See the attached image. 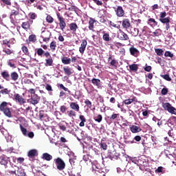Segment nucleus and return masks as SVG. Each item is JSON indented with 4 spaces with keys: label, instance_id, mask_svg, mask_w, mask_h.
Listing matches in <instances>:
<instances>
[{
    "label": "nucleus",
    "instance_id": "nucleus-46",
    "mask_svg": "<svg viewBox=\"0 0 176 176\" xmlns=\"http://www.w3.org/2000/svg\"><path fill=\"white\" fill-rule=\"evenodd\" d=\"M161 78H163V79H165V80H167L168 82H171V78L168 74L161 75Z\"/></svg>",
    "mask_w": 176,
    "mask_h": 176
},
{
    "label": "nucleus",
    "instance_id": "nucleus-22",
    "mask_svg": "<svg viewBox=\"0 0 176 176\" xmlns=\"http://www.w3.org/2000/svg\"><path fill=\"white\" fill-rule=\"evenodd\" d=\"M61 61L63 64H65V65H68V64H71V58L67 57V56H63L61 58Z\"/></svg>",
    "mask_w": 176,
    "mask_h": 176
},
{
    "label": "nucleus",
    "instance_id": "nucleus-34",
    "mask_svg": "<svg viewBox=\"0 0 176 176\" xmlns=\"http://www.w3.org/2000/svg\"><path fill=\"white\" fill-rule=\"evenodd\" d=\"M131 34L132 36H138V34H140V30H138V28H134L131 31Z\"/></svg>",
    "mask_w": 176,
    "mask_h": 176
},
{
    "label": "nucleus",
    "instance_id": "nucleus-60",
    "mask_svg": "<svg viewBox=\"0 0 176 176\" xmlns=\"http://www.w3.org/2000/svg\"><path fill=\"white\" fill-rule=\"evenodd\" d=\"M60 130H62V131H65L67 130V126L65 125H63V124H60L59 125Z\"/></svg>",
    "mask_w": 176,
    "mask_h": 176
},
{
    "label": "nucleus",
    "instance_id": "nucleus-32",
    "mask_svg": "<svg viewBox=\"0 0 176 176\" xmlns=\"http://www.w3.org/2000/svg\"><path fill=\"white\" fill-rule=\"evenodd\" d=\"M129 69H131V71H133V72H136V71H138V65L137 64L130 65Z\"/></svg>",
    "mask_w": 176,
    "mask_h": 176
},
{
    "label": "nucleus",
    "instance_id": "nucleus-33",
    "mask_svg": "<svg viewBox=\"0 0 176 176\" xmlns=\"http://www.w3.org/2000/svg\"><path fill=\"white\" fill-rule=\"evenodd\" d=\"M1 76L3 78V79H6V80H9L10 75L9 74L8 72H3L1 73Z\"/></svg>",
    "mask_w": 176,
    "mask_h": 176
},
{
    "label": "nucleus",
    "instance_id": "nucleus-53",
    "mask_svg": "<svg viewBox=\"0 0 176 176\" xmlns=\"http://www.w3.org/2000/svg\"><path fill=\"white\" fill-rule=\"evenodd\" d=\"M118 60L113 59L111 62H110V65H111V67H116V65H118Z\"/></svg>",
    "mask_w": 176,
    "mask_h": 176
},
{
    "label": "nucleus",
    "instance_id": "nucleus-17",
    "mask_svg": "<svg viewBox=\"0 0 176 176\" xmlns=\"http://www.w3.org/2000/svg\"><path fill=\"white\" fill-rule=\"evenodd\" d=\"M120 32L121 34V36L119 37L120 41H129V39H130V38L129 37V35H127V34L123 32V30H120Z\"/></svg>",
    "mask_w": 176,
    "mask_h": 176
},
{
    "label": "nucleus",
    "instance_id": "nucleus-50",
    "mask_svg": "<svg viewBox=\"0 0 176 176\" xmlns=\"http://www.w3.org/2000/svg\"><path fill=\"white\" fill-rule=\"evenodd\" d=\"M67 115L71 118V116H76V112H75L74 110H70L67 111Z\"/></svg>",
    "mask_w": 176,
    "mask_h": 176
},
{
    "label": "nucleus",
    "instance_id": "nucleus-28",
    "mask_svg": "<svg viewBox=\"0 0 176 176\" xmlns=\"http://www.w3.org/2000/svg\"><path fill=\"white\" fill-rule=\"evenodd\" d=\"M91 82L93 85H94L95 86H97L98 87H100L101 85V80L98 78H93Z\"/></svg>",
    "mask_w": 176,
    "mask_h": 176
},
{
    "label": "nucleus",
    "instance_id": "nucleus-11",
    "mask_svg": "<svg viewBox=\"0 0 176 176\" xmlns=\"http://www.w3.org/2000/svg\"><path fill=\"white\" fill-rule=\"evenodd\" d=\"M129 52L131 56H133V57H138L140 56V51L134 47H130Z\"/></svg>",
    "mask_w": 176,
    "mask_h": 176
},
{
    "label": "nucleus",
    "instance_id": "nucleus-56",
    "mask_svg": "<svg viewBox=\"0 0 176 176\" xmlns=\"http://www.w3.org/2000/svg\"><path fill=\"white\" fill-rule=\"evenodd\" d=\"M168 93V89L167 88H163L161 91V94L162 96H166Z\"/></svg>",
    "mask_w": 176,
    "mask_h": 176
},
{
    "label": "nucleus",
    "instance_id": "nucleus-58",
    "mask_svg": "<svg viewBox=\"0 0 176 176\" xmlns=\"http://www.w3.org/2000/svg\"><path fill=\"white\" fill-rule=\"evenodd\" d=\"M3 52L6 54H8V55H10L12 54V53H13V51H12L10 49H6L3 50Z\"/></svg>",
    "mask_w": 176,
    "mask_h": 176
},
{
    "label": "nucleus",
    "instance_id": "nucleus-63",
    "mask_svg": "<svg viewBox=\"0 0 176 176\" xmlns=\"http://www.w3.org/2000/svg\"><path fill=\"white\" fill-rule=\"evenodd\" d=\"M163 166H159L156 170H155V173H163Z\"/></svg>",
    "mask_w": 176,
    "mask_h": 176
},
{
    "label": "nucleus",
    "instance_id": "nucleus-57",
    "mask_svg": "<svg viewBox=\"0 0 176 176\" xmlns=\"http://www.w3.org/2000/svg\"><path fill=\"white\" fill-rule=\"evenodd\" d=\"M45 89L46 90H47V91H53V88L52 87V85L47 84L45 86Z\"/></svg>",
    "mask_w": 176,
    "mask_h": 176
},
{
    "label": "nucleus",
    "instance_id": "nucleus-25",
    "mask_svg": "<svg viewBox=\"0 0 176 176\" xmlns=\"http://www.w3.org/2000/svg\"><path fill=\"white\" fill-rule=\"evenodd\" d=\"M63 71L65 75H67V76H71V75H72V71H71V68L69 67H63Z\"/></svg>",
    "mask_w": 176,
    "mask_h": 176
},
{
    "label": "nucleus",
    "instance_id": "nucleus-44",
    "mask_svg": "<svg viewBox=\"0 0 176 176\" xmlns=\"http://www.w3.org/2000/svg\"><path fill=\"white\" fill-rule=\"evenodd\" d=\"M28 16L31 20H35L37 17V15L35 12H30Z\"/></svg>",
    "mask_w": 176,
    "mask_h": 176
},
{
    "label": "nucleus",
    "instance_id": "nucleus-38",
    "mask_svg": "<svg viewBox=\"0 0 176 176\" xmlns=\"http://www.w3.org/2000/svg\"><path fill=\"white\" fill-rule=\"evenodd\" d=\"M6 107H8V102H3L0 104V111H1V112L5 111V109H6Z\"/></svg>",
    "mask_w": 176,
    "mask_h": 176
},
{
    "label": "nucleus",
    "instance_id": "nucleus-24",
    "mask_svg": "<svg viewBox=\"0 0 176 176\" xmlns=\"http://www.w3.org/2000/svg\"><path fill=\"white\" fill-rule=\"evenodd\" d=\"M79 119L80 120H81L79 124L80 127H85V122H86V118H85V116L80 115L79 116Z\"/></svg>",
    "mask_w": 176,
    "mask_h": 176
},
{
    "label": "nucleus",
    "instance_id": "nucleus-36",
    "mask_svg": "<svg viewBox=\"0 0 176 176\" xmlns=\"http://www.w3.org/2000/svg\"><path fill=\"white\" fill-rule=\"evenodd\" d=\"M95 122H98V123H101L102 122V116L101 114H98L94 118Z\"/></svg>",
    "mask_w": 176,
    "mask_h": 176
},
{
    "label": "nucleus",
    "instance_id": "nucleus-4",
    "mask_svg": "<svg viewBox=\"0 0 176 176\" xmlns=\"http://www.w3.org/2000/svg\"><path fill=\"white\" fill-rule=\"evenodd\" d=\"M54 162H55L56 168L59 171H63V170H65L66 165L65 162H64V160H63V159L57 157L56 159L54 160Z\"/></svg>",
    "mask_w": 176,
    "mask_h": 176
},
{
    "label": "nucleus",
    "instance_id": "nucleus-30",
    "mask_svg": "<svg viewBox=\"0 0 176 176\" xmlns=\"http://www.w3.org/2000/svg\"><path fill=\"white\" fill-rule=\"evenodd\" d=\"M3 112L4 115H6V116H7L8 118H12V112H10V109L6 108V109H4Z\"/></svg>",
    "mask_w": 176,
    "mask_h": 176
},
{
    "label": "nucleus",
    "instance_id": "nucleus-1",
    "mask_svg": "<svg viewBox=\"0 0 176 176\" xmlns=\"http://www.w3.org/2000/svg\"><path fill=\"white\" fill-rule=\"evenodd\" d=\"M39 57H42L44 54L45 57H46L45 66V67H53V57L50 56V52H45L42 48H38L36 52Z\"/></svg>",
    "mask_w": 176,
    "mask_h": 176
},
{
    "label": "nucleus",
    "instance_id": "nucleus-42",
    "mask_svg": "<svg viewBox=\"0 0 176 176\" xmlns=\"http://www.w3.org/2000/svg\"><path fill=\"white\" fill-rule=\"evenodd\" d=\"M155 52L160 56H163V53H164V51H163L162 49H157V48L155 49Z\"/></svg>",
    "mask_w": 176,
    "mask_h": 176
},
{
    "label": "nucleus",
    "instance_id": "nucleus-23",
    "mask_svg": "<svg viewBox=\"0 0 176 176\" xmlns=\"http://www.w3.org/2000/svg\"><path fill=\"white\" fill-rule=\"evenodd\" d=\"M117 174L118 176H125L126 175V169H121L120 168H117Z\"/></svg>",
    "mask_w": 176,
    "mask_h": 176
},
{
    "label": "nucleus",
    "instance_id": "nucleus-29",
    "mask_svg": "<svg viewBox=\"0 0 176 176\" xmlns=\"http://www.w3.org/2000/svg\"><path fill=\"white\" fill-rule=\"evenodd\" d=\"M11 78L12 80H14L15 82L16 80H19V74L16 72L11 73Z\"/></svg>",
    "mask_w": 176,
    "mask_h": 176
},
{
    "label": "nucleus",
    "instance_id": "nucleus-16",
    "mask_svg": "<svg viewBox=\"0 0 176 176\" xmlns=\"http://www.w3.org/2000/svg\"><path fill=\"white\" fill-rule=\"evenodd\" d=\"M130 130L131 133H133V134H135L137 133H140V131H142V129L140 126L132 125L130 126Z\"/></svg>",
    "mask_w": 176,
    "mask_h": 176
},
{
    "label": "nucleus",
    "instance_id": "nucleus-54",
    "mask_svg": "<svg viewBox=\"0 0 176 176\" xmlns=\"http://www.w3.org/2000/svg\"><path fill=\"white\" fill-rule=\"evenodd\" d=\"M144 71L146 72H151V71H152V66H148V64H146Z\"/></svg>",
    "mask_w": 176,
    "mask_h": 176
},
{
    "label": "nucleus",
    "instance_id": "nucleus-19",
    "mask_svg": "<svg viewBox=\"0 0 176 176\" xmlns=\"http://www.w3.org/2000/svg\"><path fill=\"white\" fill-rule=\"evenodd\" d=\"M42 159H43V160H46L47 162H50V160L53 159V156L47 153H44L43 154Z\"/></svg>",
    "mask_w": 176,
    "mask_h": 176
},
{
    "label": "nucleus",
    "instance_id": "nucleus-9",
    "mask_svg": "<svg viewBox=\"0 0 176 176\" xmlns=\"http://www.w3.org/2000/svg\"><path fill=\"white\" fill-rule=\"evenodd\" d=\"M32 23H34V21L31 20L23 22L21 24V27L23 30L28 31V30H31V24H32Z\"/></svg>",
    "mask_w": 176,
    "mask_h": 176
},
{
    "label": "nucleus",
    "instance_id": "nucleus-20",
    "mask_svg": "<svg viewBox=\"0 0 176 176\" xmlns=\"http://www.w3.org/2000/svg\"><path fill=\"white\" fill-rule=\"evenodd\" d=\"M30 42H33V43H35V42H36V35L31 34L30 36H29V39L26 40V43H28V45H30Z\"/></svg>",
    "mask_w": 176,
    "mask_h": 176
},
{
    "label": "nucleus",
    "instance_id": "nucleus-14",
    "mask_svg": "<svg viewBox=\"0 0 176 176\" xmlns=\"http://www.w3.org/2000/svg\"><path fill=\"white\" fill-rule=\"evenodd\" d=\"M69 107L71 109L76 111V112H79L80 109V107H79V104L76 102H70Z\"/></svg>",
    "mask_w": 176,
    "mask_h": 176
},
{
    "label": "nucleus",
    "instance_id": "nucleus-48",
    "mask_svg": "<svg viewBox=\"0 0 176 176\" xmlns=\"http://www.w3.org/2000/svg\"><path fill=\"white\" fill-rule=\"evenodd\" d=\"M46 21H47L48 23L52 24V23H53V21H54V19H53L52 17V16L47 15V17H46Z\"/></svg>",
    "mask_w": 176,
    "mask_h": 176
},
{
    "label": "nucleus",
    "instance_id": "nucleus-10",
    "mask_svg": "<svg viewBox=\"0 0 176 176\" xmlns=\"http://www.w3.org/2000/svg\"><path fill=\"white\" fill-rule=\"evenodd\" d=\"M87 46V41L86 39H82L80 47H79V52L81 54L85 53V50H86V47Z\"/></svg>",
    "mask_w": 176,
    "mask_h": 176
},
{
    "label": "nucleus",
    "instance_id": "nucleus-59",
    "mask_svg": "<svg viewBox=\"0 0 176 176\" xmlns=\"http://www.w3.org/2000/svg\"><path fill=\"white\" fill-rule=\"evenodd\" d=\"M160 31V29L155 30V32H153L154 36H159L160 35V33L159 32Z\"/></svg>",
    "mask_w": 176,
    "mask_h": 176
},
{
    "label": "nucleus",
    "instance_id": "nucleus-52",
    "mask_svg": "<svg viewBox=\"0 0 176 176\" xmlns=\"http://www.w3.org/2000/svg\"><path fill=\"white\" fill-rule=\"evenodd\" d=\"M67 108L65 105L60 106V111L61 113H65V112L67 111Z\"/></svg>",
    "mask_w": 176,
    "mask_h": 176
},
{
    "label": "nucleus",
    "instance_id": "nucleus-47",
    "mask_svg": "<svg viewBox=\"0 0 176 176\" xmlns=\"http://www.w3.org/2000/svg\"><path fill=\"white\" fill-rule=\"evenodd\" d=\"M126 144H134V140H130V136L125 138Z\"/></svg>",
    "mask_w": 176,
    "mask_h": 176
},
{
    "label": "nucleus",
    "instance_id": "nucleus-12",
    "mask_svg": "<svg viewBox=\"0 0 176 176\" xmlns=\"http://www.w3.org/2000/svg\"><path fill=\"white\" fill-rule=\"evenodd\" d=\"M122 25L123 28H124L125 30H128V28H130V27H131V23H130V19H123Z\"/></svg>",
    "mask_w": 176,
    "mask_h": 176
},
{
    "label": "nucleus",
    "instance_id": "nucleus-41",
    "mask_svg": "<svg viewBox=\"0 0 176 176\" xmlns=\"http://www.w3.org/2000/svg\"><path fill=\"white\" fill-rule=\"evenodd\" d=\"M16 175H18V176H25V172H24V170H23L21 168H19L17 170Z\"/></svg>",
    "mask_w": 176,
    "mask_h": 176
},
{
    "label": "nucleus",
    "instance_id": "nucleus-45",
    "mask_svg": "<svg viewBox=\"0 0 176 176\" xmlns=\"http://www.w3.org/2000/svg\"><path fill=\"white\" fill-rule=\"evenodd\" d=\"M164 56L165 57H170V58H173V57H174V54L171 53L170 51H166Z\"/></svg>",
    "mask_w": 176,
    "mask_h": 176
},
{
    "label": "nucleus",
    "instance_id": "nucleus-37",
    "mask_svg": "<svg viewBox=\"0 0 176 176\" xmlns=\"http://www.w3.org/2000/svg\"><path fill=\"white\" fill-rule=\"evenodd\" d=\"M104 139L101 140V143H100V147L102 148V149H103V151H107V149H108V145H107V143L103 142Z\"/></svg>",
    "mask_w": 176,
    "mask_h": 176
},
{
    "label": "nucleus",
    "instance_id": "nucleus-64",
    "mask_svg": "<svg viewBox=\"0 0 176 176\" xmlns=\"http://www.w3.org/2000/svg\"><path fill=\"white\" fill-rule=\"evenodd\" d=\"M134 140L137 142H140V141H141V140H142V138L140 135H136V136H135Z\"/></svg>",
    "mask_w": 176,
    "mask_h": 176
},
{
    "label": "nucleus",
    "instance_id": "nucleus-39",
    "mask_svg": "<svg viewBox=\"0 0 176 176\" xmlns=\"http://www.w3.org/2000/svg\"><path fill=\"white\" fill-rule=\"evenodd\" d=\"M119 116H120V113H113L110 117V120H116L119 119Z\"/></svg>",
    "mask_w": 176,
    "mask_h": 176
},
{
    "label": "nucleus",
    "instance_id": "nucleus-2",
    "mask_svg": "<svg viewBox=\"0 0 176 176\" xmlns=\"http://www.w3.org/2000/svg\"><path fill=\"white\" fill-rule=\"evenodd\" d=\"M167 12H162L160 13V21L162 24H165V30L166 31H170V23L171 22V18L170 16H167Z\"/></svg>",
    "mask_w": 176,
    "mask_h": 176
},
{
    "label": "nucleus",
    "instance_id": "nucleus-62",
    "mask_svg": "<svg viewBox=\"0 0 176 176\" xmlns=\"http://www.w3.org/2000/svg\"><path fill=\"white\" fill-rule=\"evenodd\" d=\"M92 1H94V3H96V5H98V6H102V1L100 0H92Z\"/></svg>",
    "mask_w": 176,
    "mask_h": 176
},
{
    "label": "nucleus",
    "instance_id": "nucleus-51",
    "mask_svg": "<svg viewBox=\"0 0 176 176\" xmlns=\"http://www.w3.org/2000/svg\"><path fill=\"white\" fill-rule=\"evenodd\" d=\"M20 127L23 135L27 137V129L24 128V126H23L21 124L20 125Z\"/></svg>",
    "mask_w": 176,
    "mask_h": 176
},
{
    "label": "nucleus",
    "instance_id": "nucleus-27",
    "mask_svg": "<svg viewBox=\"0 0 176 176\" xmlns=\"http://www.w3.org/2000/svg\"><path fill=\"white\" fill-rule=\"evenodd\" d=\"M102 39L104 41V42H109L112 39L111 36H109V34L104 32V34L102 36Z\"/></svg>",
    "mask_w": 176,
    "mask_h": 176
},
{
    "label": "nucleus",
    "instance_id": "nucleus-15",
    "mask_svg": "<svg viewBox=\"0 0 176 176\" xmlns=\"http://www.w3.org/2000/svg\"><path fill=\"white\" fill-rule=\"evenodd\" d=\"M28 156L30 159H34L35 156H38V151H36V149H32L29 151L28 153Z\"/></svg>",
    "mask_w": 176,
    "mask_h": 176
},
{
    "label": "nucleus",
    "instance_id": "nucleus-18",
    "mask_svg": "<svg viewBox=\"0 0 176 176\" xmlns=\"http://www.w3.org/2000/svg\"><path fill=\"white\" fill-rule=\"evenodd\" d=\"M94 23H97V21L93 18H89V30L90 31H94Z\"/></svg>",
    "mask_w": 176,
    "mask_h": 176
},
{
    "label": "nucleus",
    "instance_id": "nucleus-21",
    "mask_svg": "<svg viewBox=\"0 0 176 176\" xmlns=\"http://www.w3.org/2000/svg\"><path fill=\"white\" fill-rule=\"evenodd\" d=\"M78 27L76 23H72L69 24V30L73 32H76V30H78Z\"/></svg>",
    "mask_w": 176,
    "mask_h": 176
},
{
    "label": "nucleus",
    "instance_id": "nucleus-7",
    "mask_svg": "<svg viewBox=\"0 0 176 176\" xmlns=\"http://www.w3.org/2000/svg\"><path fill=\"white\" fill-rule=\"evenodd\" d=\"M39 101H41V96H38L37 94L32 96L31 98L28 100V102L32 104V105L39 104Z\"/></svg>",
    "mask_w": 176,
    "mask_h": 176
},
{
    "label": "nucleus",
    "instance_id": "nucleus-43",
    "mask_svg": "<svg viewBox=\"0 0 176 176\" xmlns=\"http://www.w3.org/2000/svg\"><path fill=\"white\" fill-rule=\"evenodd\" d=\"M0 164H1L2 166H6V164H8V158L3 157L0 161Z\"/></svg>",
    "mask_w": 176,
    "mask_h": 176
},
{
    "label": "nucleus",
    "instance_id": "nucleus-26",
    "mask_svg": "<svg viewBox=\"0 0 176 176\" xmlns=\"http://www.w3.org/2000/svg\"><path fill=\"white\" fill-rule=\"evenodd\" d=\"M108 159H110L111 160H118V155L113 154L112 152H109L107 155Z\"/></svg>",
    "mask_w": 176,
    "mask_h": 176
},
{
    "label": "nucleus",
    "instance_id": "nucleus-61",
    "mask_svg": "<svg viewBox=\"0 0 176 176\" xmlns=\"http://www.w3.org/2000/svg\"><path fill=\"white\" fill-rule=\"evenodd\" d=\"M59 87H60V89H62L63 90H64L65 91H68L69 93L70 92L69 90H68V88L65 87H64V85H63V84H60V85H59Z\"/></svg>",
    "mask_w": 176,
    "mask_h": 176
},
{
    "label": "nucleus",
    "instance_id": "nucleus-35",
    "mask_svg": "<svg viewBox=\"0 0 176 176\" xmlns=\"http://www.w3.org/2000/svg\"><path fill=\"white\" fill-rule=\"evenodd\" d=\"M21 50L23 53L25 54V56H30V51H28V47H27V46L23 45L21 47Z\"/></svg>",
    "mask_w": 176,
    "mask_h": 176
},
{
    "label": "nucleus",
    "instance_id": "nucleus-6",
    "mask_svg": "<svg viewBox=\"0 0 176 176\" xmlns=\"http://www.w3.org/2000/svg\"><path fill=\"white\" fill-rule=\"evenodd\" d=\"M56 16H57L58 20L59 21V26H60V30L62 31H64V30L67 27V23H65V19H64V17L61 16V15H60V13H57Z\"/></svg>",
    "mask_w": 176,
    "mask_h": 176
},
{
    "label": "nucleus",
    "instance_id": "nucleus-31",
    "mask_svg": "<svg viewBox=\"0 0 176 176\" xmlns=\"http://www.w3.org/2000/svg\"><path fill=\"white\" fill-rule=\"evenodd\" d=\"M50 47L52 52H55L56 47H57V43L56 41H52L50 44Z\"/></svg>",
    "mask_w": 176,
    "mask_h": 176
},
{
    "label": "nucleus",
    "instance_id": "nucleus-8",
    "mask_svg": "<svg viewBox=\"0 0 176 176\" xmlns=\"http://www.w3.org/2000/svg\"><path fill=\"white\" fill-rule=\"evenodd\" d=\"M14 100L16 101V102H19L20 105H22V104H25V102H27L25 101V99H24V98H23V96L19 94H15L14 95Z\"/></svg>",
    "mask_w": 176,
    "mask_h": 176
},
{
    "label": "nucleus",
    "instance_id": "nucleus-3",
    "mask_svg": "<svg viewBox=\"0 0 176 176\" xmlns=\"http://www.w3.org/2000/svg\"><path fill=\"white\" fill-rule=\"evenodd\" d=\"M162 108H164L165 111H168L169 113H171L172 115H176V109L175 107H173L170 102H163Z\"/></svg>",
    "mask_w": 176,
    "mask_h": 176
},
{
    "label": "nucleus",
    "instance_id": "nucleus-13",
    "mask_svg": "<svg viewBox=\"0 0 176 176\" xmlns=\"http://www.w3.org/2000/svg\"><path fill=\"white\" fill-rule=\"evenodd\" d=\"M147 24H148V25H150V27H151L152 28H153V27H156L157 26V25L159 24L157 23V21H156V20L153 18H150L149 19H148L147 21Z\"/></svg>",
    "mask_w": 176,
    "mask_h": 176
},
{
    "label": "nucleus",
    "instance_id": "nucleus-40",
    "mask_svg": "<svg viewBox=\"0 0 176 176\" xmlns=\"http://www.w3.org/2000/svg\"><path fill=\"white\" fill-rule=\"evenodd\" d=\"M135 98H131V99H126L124 101V104H125V105H130V104H132V102H134Z\"/></svg>",
    "mask_w": 176,
    "mask_h": 176
},
{
    "label": "nucleus",
    "instance_id": "nucleus-49",
    "mask_svg": "<svg viewBox=\"0 0 176 176\" xmlns=\"http://www.w3.org/2000/svg\"><path fill=\"white\" fill-rule=\"evenodd\" d=\"M85 104L87 105V108L89 109H91V107L93 106L91 102L89 100V99L85 100Z\"/></svg>",
    "mask_w": 176,
    "mask_h": 176
},
{
    "label": "nucleus",
    "instance_id": "nucleus-55",
    "mask_svg": "<svg viewBox=\"0 0 176 176\" xmlns=\"http://www.w3.org/2000/svg\"><path fill=\"white\" fill-rule=\"evenodd\" d=\"M1 94H9L10 93V90L5 88L1 91Z\"/></svg>",
    "mask_w": 176,
    "mask_h": 176
},
{
    "label": "nucleus",
    "instance_id": "nucleus-5",
    "mask_svg": "<svg viewBox=\"0 0 176 176\" xmlns=\"http://www.w3.org/2000/svg\"><path fill=\"white\" fill-rule=\"evenodd\" d=\"M114 9L115 13L117 17H124L125 12L124 10H123V7L120 6H116V7L113 8Z\"/></svg>",
    "mask_w": 176,
    "mask_h": 176
}]
</instances>
